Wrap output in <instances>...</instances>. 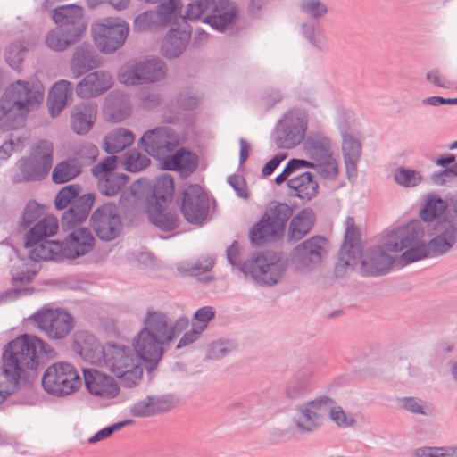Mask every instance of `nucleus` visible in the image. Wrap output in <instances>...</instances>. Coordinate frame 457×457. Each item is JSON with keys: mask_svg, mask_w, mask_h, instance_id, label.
Returning a JSON list of instances; mask_svg holds the SVG:
<instances>
[{"mask_svg": "<svg viewBox=\"0 0 457 457\" xmlns=\"http://www.w3.org/2000/svg\"><path fill=\"white\" fill-rule=\"evenodd\" d=\"M423 229L419 220H411L382 236L378 244L369 250L361 262V275L378 277L386 274L395 262L388 253L404 250L397 262L401 267L428 258L433 251L429 243L427 245L420 239Z\"/></svg>", "mask_w": 457, "mask_h": 457, "instance_id": "obj_1", "label": "nucleus"}, {"mask_svg": "<svg viewBox=\"0 0 457 457\" xmlns=\"http://www.w3.org/2000/svg\"><path fill=\"white\" fill-rule=\"evenodd\" d=\"M54 356V349L35 335L23 334L8 342L2 353V373L9 384L0 382V404L20 389L21 382L30 389L45 358Z\"/></svg>", "mask_w": 457, "mask_h": 457, "instance_id": "obj_2", "label": "nucleus"}, {"mask_svg": "<svg viewBox=\"0 0 457 457\" xmlns=\"http://www.w3.org/2000/svg\"><path fill=\"white\" fill-rule=\"evenodd\" d=\"M451 198L449 203L437 195H429L420 211V217L427 223L429 240L434 255L447 252L456 241V227L451 217Z\"/></svg>", "mask_w": 457, "mask_h": 457, "instance_id": "obj_3", "label": "nucleus"}, {"mask_svg": "<svg viewBox=\"0 0 457 457\" xmlns=\"http://www.w3.org/2000/svg\"><path fill=\"white\" fill-rule=\"evenodd\" d=\"M226 253L228 262L232 267H237L240 272L250 276L259 285H277L286 272V263L275 253L254 252L250 258L241 262L239 245L237 241H233Z\"/></svg>", "mask_w": 457, "mask_h": 457, "instance_id": "obj_4", "label": "nucleus"}, {"mask_svg": "<svg viewBox=\"0 0 457 457\" xmlns=\"http://www.w3.org/2000/svg\"><path fill=\"white\" fill-rule=\"evenodd\" d=\"M52 19L56 28L46 37L47 46L56 52H62L70 46L79 42L86 31L87 23L84 10L77 4H64L55 7Z\"/></svg>", "mask_w": 457, "mask_h": 457, "instance_id": "obj_5", "label": "nucleus"}, {"mask_svg": "<svg viewBox=\"0 0 457 457\" xmlns=\"http://www.w3.org/2000/svg\"><path fill=\"white\" fill-rule=\"evenodd\" d=\"M216 31L232 29L239 20V8L231 0H190L187 5L184 21H199Z\"/></svg>", "mask_w": 457, "mask_h": 457, "instance_id": "obj_6", "label": "nucleus"}, {"mask_svg": "<svg viewBox=\"0 0 457 457\" xmlns=\"http://www.w3.org/2000/svg\"><path fill=\"white\" fill-rule=\"evenodd\" d=\"M175 193L173 177L164 173L153 185L151 194L146 197V212L150 222L162 231L170 232L179 225L175 212H166Z\"/></svg>", "mask_w": 457, "mask_h": 457, "instance_id": "obj_7", "label": "nucleus"}, {"mask_svg": "<svg viewBox=\"0 0 457 457\" xmlns=\"http://www.w3.org/2000/svg\"><path fill=\"white\" fill-rule=\"evenodd\" d=\"M81 190L82 187L79 184H70L61 188L55 195V209L64 210L61 217L62 231L82 224L88 217L96 202L95 193L90 192L80 195Z\"/></svg>", "mask_w": 457, "mask_h": 457, "instance_id": "obj_8", "label": "nucleus"}, {"mask_svg": "<svg viewBox=\"0 0 457 457\" xmlns=\"http://www.w3.org/2000/svg\"><path fill=\"white\" fill-rule=\"evenodd\" d=\"M295 206L274 201L270 203L261 219L249 230L252 245L261 246L270 240L280 239L292 217Z\"/></svg>", "mask_w": 457, "mask_h": 457, "instance_id": "obj_9", "label": "nucleus"}, {"mask_svg": "<svg viewBox=\"0 0 457 457\" xmlns=\"http://www.w3.org/2000/svg\"><path fill=\"white\" fill-rule=\"evenodd\" d=\"M104 360L101 365L108 367L120 380L124 387H133L142 378L143 368L136 363L132 349L115 343L103 345Z\"/></svg>", "mask_w": 457, "mask_h": 457, "instance_id": "obj_10", "label": "nucleus"}, {"mask_svg": "<svg viewBox=\"0 0 457 457\" xmlns=\"http://www.w3.org/2000/svg\"><path fill=\"white\" fill-rule=\"evenodd\" d=\"M334 401L327 395H321L314 400L307 402L299 407L301 416L296 421V427L301 432H312L319 428L327 417L337 423L339 427H347L354 424L355 420L351 419L348 422L345 412L342 408L336 410L330 405Z\"/></svg>", "mask_w": 457, "mask_h": 457, "instance_id": "obj_11", "label": "nucleus"}, {"mask_svg": "<svg viewBox=\"0 0 457 457\" xmlns=\"http://www.w3.org/2000/svg\"><path fill=\"white\" fill-rule=\"evenodd\" d=\"M54 157L52 143L42 139L31 148L27 156L20 158L15 166L17 172L13 181L17 183L41 181L48 175Z\"/></svg>", "mask_w": 457, "mask_h": 457, "instance_id": "obj_12", "label": "nucleus"}, {"mask_svg": "<svg viewBox=\"0 0 457 457\" xmlns=\"http://www.w3.org/2000/svg\"><path fill=\"white\" fill-rule=\"evenodd\" d=\"M345 223L346 225L345 239L334 267L337 278L345 277L349 270H353L358 265L361 270V262L366 258L369 250L374 246L363 250L361 233L354 223L353 217H346Z\"/></svg>", "mask_w": 457, "mask_h": 457, "instance_id": "obj_13", "label": "nucleus"}, {"mask_svg": "<svg viewBox=\"0 0 457 457\" xmlns=\"http://www.w3.org/2000/svg\"><path fill=\"white\" fill-rule=\"evenodd\" d=\"M129 32V23L120 17H104L91 24L94 43L105 54H112L122 47Z\"/></svg>", "mask_w": 457, "mask_h": 457, "instance_id": "obj_14", "label": "nucleus"}, {"mask_svg": "<svg viewBox=\"0 0 457 457\" xmlns=\"http://www.w3.org/2000/svg\"><path fill=\"white\" fill-rule=\"evenodd\" d=\"M41 384L48 395L63 397L78 391L81 386L82 380L71 363L58 361L46 369Z\"/></svg>", "mask_w": 457, "mask_h": 457, "instance_id": "obj_15", "label": "nucleus"}, {"mask_svg": "<svg viewBox=\"0 0 457 457\" xmlns=\"http://www.w3.org/2000/svg\"><path fill=\"white\" fill-rule=\"evenodd\" d=\"M308 119L305 114L289 111L276 123L270 138L278 149H292L303 141Z\"/></svg>", "mask_w": 457, "mask_h": 457, "instance_id": "obj_16", "label": "nucleus"}, {"mask_svg": "<svg viewBox=\"0 0 457 457\" xmlns=\"http://www.w3.org/2000/svg\"><path fill=\"white\" fill-rule=\"evenodd\" d=\"M89 225L97 238L111 242L120 237L122 231V219L114 202L98 205L89 217Z\"/></svg>", "mask_w": 457, "mask_h": 457, "instance_id": "obj_17", "label": "nucleus"}, {"mask_svg": "<svg viewBox=\"0 0 457 457\" xmlns=\"http://www.w3.org/2000/svg\"><path fill=\"white\" fill-rule=\"evenodd\" d=\"M166 64L160 59L128 62L119 73L120 81L125 85H144L156 82L166 76Z\"/></svg>", "mask_w": 457, "mask_h": 457, "instance_id": "obj_18", "label": "nucleus"}, {"mask_svg": "<svg viewBox=\"0 0 457 457\" xmlns=\"http://www.w3.org/2000/svg\"><path fill=\"white\" fill-rule=\"evenodd\" d=\"M38 328L50 339L65 338L75 326L73 316L64 308L43 307L32 315Z\"/></svg>", "mask_w": 457, "mask_h": 457, "instance_id": "obj_19", "label": "nucleus"}, {"mask_svg": "<svg viewBox=\"0 0 457 457\" xmlns=\"http://www.w3.org/2000/svg\"><path fill=\"white\" fill-rule=\"evenodd\" d=\"M180 212L190 224L200 225L209 213L207 194L199 184H189L178 195Z\"/></svg>", "mask_w": 457, "mask_h": 457, "instance_id": "obj_20", "label": "nucleus"}, {"mask_svg": "<svg viewBox=\"0 0 457 457\" xmlns=\"http://www.w3.org/2000/svg\"><path fill=\"white\" fill-rule=\"evenodd\" d=\"M139 145L162 164L179 145V137L170 127H156L144 133Z\"/></svg>", "mask_w": 457, "mask_h": 457, "instance_id": "obj_21", "label": "nucleus"}, {"mask_svg": "<svg viewBox=\"0 0 457 457\" xmlns=\"http://www.w3.org/2000/svg\"><path fill=\"white\" fill-rule=\"evenodd\" d=\"M169 321V317L165 312L147 310L141 330H146L152 336L169 345L188 328L189 319L186 316H179L173 323L170 324Z\"/></svg>", "mask_w": 457, "mask_h": 457, "instance_id": "obj_22", "label": "nucleus"}, {"mask_svg": "<svg viewBox=\"0 0 457 457\" xmlns=\"http://www.w3.org/2000/svg\"><path fill=\"white\" fill-rule=\"evenodd\" d=\"M168 345L146 330H140L133 340V354L137 362L140 363L148 373L155 370L164 355L163 346Z\"/></svg>", "mask_w": 457, "mask_h": 457, "instance_id": "obj_23", "label": "nucleus"}, {"mask_svg": "<svg viewBox=\"0 0 457 457\" xmlns=\"http://www.w3.org/2000/svg\"><path fill=\"white\" fill-rule=\"evenodd\" d=\"M327 238L316 235L305 239L295 246L289 253L288 260L296 270H313L322 262L327 253L324 247Z\"/></svg>", "mask_w": 457, "mask_h": 457, "instance_id": "obj_24", "label": "nucleus"}, {"mask_svg": "<svg viewBox=\"0 0 457 457\" xmlns=\"http://www.w3.org/2000/svg\"><path fill=\"white\" fill-rule=\"evenodd\" d=\"M62 241H60V249L62 260H76L90 253L96 245V238L90 228L87 227H74Z\"/></svg>", "mask_w": 457, "mask_h": 457, "instance_id": "obj_25", "label": "nucleus"}, {"mask_svg": "<svg viewBox=\"0 0 457 457\" xmlns=\"http://www.w3.org/2000/svg\"><path fill=\"white\" fill-rule=\"evenodd\" d=\"M7 89L0 99V129L14 130L25 125L29 109L21 108V98Z\"/></svg>", "mask_w": 457, "mask_h": 457, "instance_id": "obj_26", "label": "nucleus"}, {"mask_svg": "<svg viewBox=\"0 0 457 457\" xmlns=\"http://www.w3.org/2000/svg\"><path fill=\"white\" fill-rule=\"evenodd\" d=\"M188 21H184L182 17V24L172 27L165 34L161 44V53L163 57L175 59L184 52L192 35V27Z\"/></svg>", "mask_w": 457, "mask_h": 457, "instance_id": "obj_27", "label": "nucleus"}, {"mask_svg": "<svg viewBox=\"0 0 457 457\" xmlns=\"http://www.w3.org/2000/svg\"><path fill=\"white\" fill-rule=\"evenodd\" d=\"M71 348L91 364L101 365V360L104 357L100 341L93 333L87 330H77L73 333Z\"/></svg>", "mask_w": 457, "mask_h": 457, "instance_id": "obj_28", "label": "nucleus"}, {"mask_svg": "<svg viewBox=\"0 0 457 457\" xmlns=\"http://www.w3.org/2000/svg\"><path fill=\"white\" fill-rule=\"evenodd\" d=\"M83 376L85 386L93 395L112 399L120 393L118 383L108 374L95 369H84Z\"/></svg>", "mask_w": 457, "mask_h": 457, "instance_id": "obj_29", "label": "nucleus"}, {"mask_svg": "<svg viewBox=\"0 0 457 457\" xmlns=\"http://www.w3.org/2000/svg\"><path fill=\"white\" fill-rule=\"evenodd\" d=\"M113 85L112 77L108 71H96L87 73L76 86L79 97L88 99L96 97L109 90Z\"/></svg>", "mask_w": 457, "mask_h": 457, "instance_id": "obj_30", "label": "nucleus"}, {"mask_svg": "<svg viewBox=\"0 0 457 457\" xmlns=\"http://www.w3.org/2000/svg\"><path fill=\"white\" fill-rule=\"evenodd\" d=\"M198 166V156L192 150L180 147L174 154L166 157L160 164L162 170L177 171L182 178H187L195 171Z\"/></svg>", "mask_w": 457, "mask_h": 457, "instance_id": "obj_31", "label": "nucleus"}, {"mask_svg": "<svg viewBox=\"0 0 457 457\" xmlns=\"http://www.w3.org/2000/svg\"><path fill=\"white\" fill-rule=\"evenodd\" d=\"M176 406L171 395H147L135 403L129 412L134 417H150L170 411Z\"/></svg>", "mask_w": 457, "mask_h": 457, "instance_id": "obj_32", "label": "nucleus"}, {"mask_svg": "<svg viewBox=\"0 0 457 457\" xmlns=\"http://www.w3.org/2000/svg\"><path fill=\"white\" fill-rule=\"evenodd\" d=\"M24 247L29 249V257L35 262L43 261H62L60 241L40 238L38 241L29 242V237H24Z\"/></svg>", "mask_w": 457, "mask_h": 457, "instance_id": "obj_33", "label": "nucleus"}, {"mask_svg": "<svg viewBox=\"0 0 457 457\" xmlns=\"http://www.w3.org/2000/svg\"><path fill=\"white\" fill-rule=\"evenodd\" d=\"M316 222L312 208L305 207L292 216L287 232V242L294 245L307 236Z\"/></svg>", "mask_w": 457, "mask_h": 457, "instance_id": "obj_34", "label": "nucleus"}, {"mask_svg": "<svg viewBox=\"0 0 457 457\" xmlns=\"http://www.w3.org/2000/svg\"><path fill=\"white\" fill-rule=\"evenodd\" d=\"M97 104L83 102L76 104L71 115V125L75 134L83 136L89 132L96 120Z\"/></svg>", "mask_w": 457, "mask_h": 457, "instance_id": "obj_35", "label": "nucleus"}, {"mask_svg": "<svg viewBox=\"0 0 457 457\" xmlns=\"http://www.w3.org/2000/svg\"><path fill=\"white\" fill-rule=\"evenodd\" d=\"M288 195L297 197L303 202H309L318 194L319 184L310 171L291 177L287 182Z\"/></svg>", "mask_w": 457, "mask_h": 457, "instance_id": "obj_36", "label": "nucleus"}, {"mask_svg": "<svg viewBox=\"0 0 457 457\" xmlns=\"http://www.w3.org/2000/svg\"><path fill=\"white\" fill-rule=\"evenodd\" d=\"M104 112L111 122L117 123L124 120L132 112L129 95L120 91L112 92L105 101Z\"/></svg>", "mask_w": 457, "mask_h": 457, "instance_id": "obj_37", "label": "nucleus"}, {"mask_svg": "<svg viewBox=\"0 0 457 457\" xmlns=\"http://www.w3.org/2000/svg\"><path fill=\"white\" fill-rule=\"evenodd\" d=\"M99 64L95 52L89 44L82 43L78 46L70 62V69L74 78H79L96 69Z\"/></svg>", "mask_w": 457, "mask_h": 457, "instance_id": "obj_38", "label": "nucleus"}, {"mask_svg": "<svg viewBox=\"0 0 457 457\" xmlns=\"http://www.w3.org/2000/svg\"><path fill=\"white\" fill-rule=\"evenodd\" d=\"M361 134H347L342 137V152L348 178L357 176V163L361 155Z\"/></svg>", "mask_w": 457, "mask_h": 457, "instance_id": "obj_39", "label": "nucleus"}, {"mask_svg": "<svg viewBox=\"0 0 457 457\" xmlns=\"http://www.w3.org/2000/svg\"><path fill=\"white\" fill-rule=\"evenodd\" d=\"M73 85L68 80L55 82L50 88L47 96L49 113L54 118L61 113L72 96Z\"/></svg>", "mask_w": 457, "mask_h": 457, "instance_id": "obj_40", "label": "nucleus"}, {"mask_svg": "<svg viewBox=\"0 0 457 457\" xmlns=\"http://www.w3.org/2000/svg\"><path fill=\"white\" fill-rule=\"evenodd\" d=\"M182 7L180 0H168L161 3L157 6V10L154 11L159 27H165L169 24H172L174 27L182 24Z\"/></svg>", "mask_w": 457, "mask_h": 457, "instance_id": "obj_41", "label": "nucleus"}, {"mask_svg": "<svg viewBox=\"0 0 457 457\" xmlns=\"http://www.w3.org/2000/svg\"><path fill=\"white\" fill-rule=\"evenodd\" d=\"M135 141V135L132 131L120 128L105 136L104 149L109 154H115L130 146Z\"/></svg>", "mask_w": 457, "mask_h": 457, "instance_id": "obj_42", "label": "nucleus"}, {"mask_svg": "<svg viewBox=\"0 0 457 457\" xmlns=\"http://www.w3.org/2000/svg\"><path fill=\"white\" fill-rule=\"evenodd\" d=\"M303 140V149L309 159L320 162L330 157L331 152L325 137L320 134H312Z\"/></svg>", "mask_w": 457, "mask_h": 457, "instance_id": "obj_43", "label": "nucleus"}, {"mask_svg": "<svg viewBox=\"0 0 457 457\" xmlns=\"http://www.w3.org/2000/svg\"><path fill=\"white\" fill-rule=\"evenodd\" d=\"M15 97L21 98V106L25 109L37 106L44 99V92L42 90H32L28 81L17 80L16 83L9 89Z\"/></svg>", "mask_w": 457, "mask_h": 457, "instance_id": "obj_44", "label": "nucleus"}, {"mask_svg": "<svg viewBox=\"0 0 457 457\" xmlns=\"http://www.w3.org/2000/svg\"><path fill=\"white\" fill-rule=\"evenodd\" d=\"M58 228L57 218L53 214H46L30 228L24 237H29V243L38 241L40 238L48 239L49 237L56 234Z\"/></svg>", "mask_w": 457, "mask_h": 457, "instance_id": "obj_45", "label": "nucleus"}, {"mask_svg": "<svg viewBox=\"0 0 457 457\" xmlns=\"http://www.w3.org/2000/svg\"><path fill=\"white\" fill-rule=\"evenodd\" d=\"M82 172V165L75 158H67L58 162L52 171L54 184H64L78 177Z\"/></svg>", "mask_w": 457, "mask_h": 457, "instance_id": "obj_46", "label": "nucleus"}, {"mask_svg": "<svg viewBox=\"0 0 457 457\" xmlns=\"http://www.w3.org/2000/svg\"><path fill=\"white\" fill-rule=\"evenodd\" d=\"M97 188L105 196H113L122 190L129 182V177L125 173L98 178Z\"/></svg>", "mask_w": 457, "mask_h": 457, "instance_id": "obj_47", "label": "nucleus"}, {"mask_svg": "<svg viewBox=\"0 0 457 457\" xmlns=\"http://www.w3.org/2000/svg\"><path fill=\"white\" fill-rule=\"evenodd\" d=\"M159 28L154 11H145L137 15L133 21L132 31L135 34L145 33Z\"/></svg>", "mask_w": 457, "mask_h": 457, "instance_id": "obj_48", "label": "nucleus"}, {"mask_svg": "<svg viewBox=\"0 0 457 457\" xmlns=\"http://www.w3.org/2000/svg\"><path fill=\"white\" fill-rule=\"evenodd\" d=\"M394 178L397 184L405 187H413L422 181L420 172L403 166L395 170Z\"/></svg>", "mask_w": 457, "mask_h": 457, "instance_id": "obj_49", "label": "nucleus"}, {"mask_svg": "<svg viewBox=\"0 0 457 457\" xmlns=\"http://www.w3.org/2000/svg\"><path fill=\"white\" fill-rule=\"evenodd\" d=\"M401 402V408L413 414L430 416L434 412L432 406L427 405L424 401L413 396L403 397Z\"/></svg>", "mask_w": 457, "mask_h": 457, "instance_id": "obj_50", "label": "nucleus"}, {"mask_svg": "<svg viewBox=\"0 0 457 457\" xmlns=\"http://www.w3.org/2000/svg\"><path fill=\"white\" fill-rule=\"evenodd\" d=\"M42 214V205L36 200H29L22 212L21 220L19 224L20 230L28 228Z\"/></svg>", "mask_w": 457, "mask_h": 457, "instance_id": "obj_51", "label": "nucleus"}, {"mask_svg": "<svg viewBox=\"0 0 457 457\" xmlns=\"http://www.w3.org/2000/svg\"><path fill=\"white\" fill-rule=\"evenodd\" d=\"M302 32L306 39L315 47L320 49L324 45L325 36L318 22L312 21L303 23Z\"/></svg>", "mask_w": 457, "mask_h": 457, "instance_id": "obj_52", "label": "nucleus"}, {"mask_svg": "<svg viewBox=\"0 0 457 457\" xmlns=\"http://www.w3.org/2000/svg\"><path fill=\"white\" fill-rule=\"evenodd\" d=\"M123 164L127 171L137 172L149 166L150 159L138 152L127 153Z\"/></svg>", "mask_w": 457, "mask_h": 457, "instance_id": "obj_53", "label": "nucleus"}, {"mask_svg": "<svg viewBox=\"0 0 457 457\" xmlns=\"http://www.w3.org/2000/svg\"><path fill=\"white\" fill-rule=\"evenodd\" d=\"M311 391V386L307 378H294L285 388V394L290 400L303 397Z\"/></svg>", "mask_w": 457, "mask_h": 457, "instance_id": "obj_54", "label": "nucleus"}, {"mask_svg": "<svg viewBox=\"0 0 457 457\" xmlns=\"http://www.w3.org/2000/svg\"><path fill=\"white\" fill-rule=\"evenodd\" d=\"M299 6L303 13L313 20H318L328 12L327 5L320 0H302Z\"/></svg>", "mask_w": 457, "mask_h": 457, "instance_id": "obj_55", "label": "nucleus"}, {"mask_svg": "<svg viewBox=\"0 0 457 457\" xmlns=\"http://www.w3.org/2000/svg\"><path fill=\"white\" fill-rule=\"evenodd\" d=\"M216 315L215 309L212 306H204L197 309L192 316V326L204 331L210 321H212Z\"/></svg>", "mask_w": 457, "mask_h": 457, "instance_id": "obj_56", "label": "nucleus"}, {"mask_svg": "<svg viewBox=\"0 0 457 457\" xmlns=\"http://www.w3.org/2000/svg\"><path fill=\"white\" fill-rule=\"evenodd\" d=\"M79 163L81 165H91L94 163L98 155L99 150L96 145L91 143L81 145L75 152Z\"/></svg>", "mask_w": 457, "mask_h": 457, "instance_id": "obj_57", "label": "nucleus"}, {"mask_svg": "<svg viewBox=\"0 0 457 457\" xmlns=\"http://www.w3.org/2000/svg\"><path fill=\"white\" fill-rule=\"evenodd\" d=\"M415 457H455L457 449L455 447H420L413 453Z\"/></svg>", "mask_w": 457, "mask_h": 457, "instance_id": "obj_58", "label": "nucleus"}, {"mask_svg": "<svg viewBox=\"0 0 457 457\" xmlns=\"http://www.w3.org/2000/svg\"><path fill=\"white\" fill-rule=\"evenodd\" d=\"M118 157L114 154L106 156L98 164L92 168V173L95 177L102 178L105 176L117 174L114 170L117 167Z\"/></svg>", "mask_w": 457, "mask_h": 457, "instance_id": "obj_59", "label": "nucleus"}, {"mask_svg": "<svg viewBox=\"0 0 457 457\" xmlns=\"http://www.w3.org/2000/svg\"><path fill=\"white\" fill-rule=\"evenodd\" d=\"M133 420H124L116 423H113L108 427H105L97 431L93 436L88 439L89 444H95L111 436L115 431L121 429L122 428L133 424Z\"/></svg>", "mask_w": 457, "mask_h": 457, "instance_id": "obj_60", "label": "nucleus"}, {"mask_svg": "<svg viewBox=\"0 0 457 457\" xmlns=\"http://www.w3.org/2000/svg\"><path fill=\"white\" fill-rule=\"evenodd\" d=\"M316 162V170L322 178L335 179L337 176L338 167L336 160L332 158V154H330L329 158H326L323 161Z\"/></svg>", "mask_w": 457, "mask_h": 457, "instance_id": "obj_61", "label": "nucleus"}, {"mask_svg": "<svg viewBox=\"0 0 457 457\" xmlns=\"http://www.w3.org/2000/svg\"><path fill=\"white\" fill-rule=\"evenodd\" d=\"M229 186L236 191L237 195L244 199L249 198V192L246 186V181L244 177L232 174L229 175L227 179Z\"/></svg>", "mask_w": 457, "mask_h": 457, "instance_id": "obj_62", "label": "nucleus"}, {"mask_svg": "<svg viewBox=\"0 0 457 457\" xmlns=\"http://www.w3.org/2000/svg\"><path fill=\"white\" fill-rule=\"evenodd\" d=\"M287 157V153H278L275 154L270 160H269L262 169V177L270 176L279 164Z\"/></svg>", "mask_w": 457, "mask_h": 457, "instance_id": "obj_63", "label": "nucleus"}, {"mask_svg": "<svg viewBox=\"0 0 457 457\" xmlns=\"http://www.w3.org/2000/svg\"><path fill=\"white\" fill-rule=\"evenodd\" d=\"M202 333L203 332L200 331L198 328L192 326V328L190 330L186 331L182 335V337L179 338L175 348L181 349L185 346H187V345L196 342L200 338Z\"/></svg>", "mask_w": 457, "mask_h": 457, "instance_id": "obj_64", "label": "nucleus"}]
</instances>
